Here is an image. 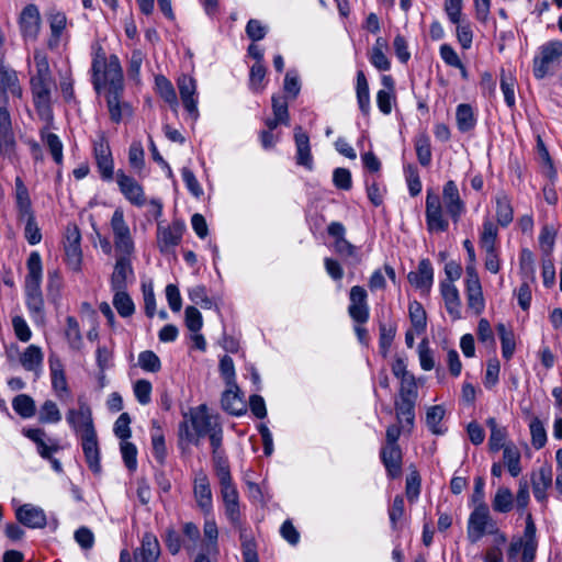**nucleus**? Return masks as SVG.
Returning <instances> with one entry per match:
<instances>
[{
	"instance_id": "1",
	"label": "nucleus",
	"mask_w": 562,
	"mask_h": 562,
	"mask_svg": "<svg viewBox=\"0 0 562 562\" xmlns=\"http://www.w3.org/2000/svg\"><path fill=\"white\" fill-rule=\"evenodd\" d=\"M33 68H30V87L32 100L40 119L49 124L54 121L53 94L56 90V81L53 77L48 57L42 49H35L33 54Z\"/></svg>"
},
{
	"instance_id": "2",
	"label": "nucleus",
	"mask_w": 562,
	"mask_h": 562,
	"mask_svg": "<svg viewBox=\"0 0 562 562\" xmlns=\"http://www.w3.org/2000/svg\"><path fill=\"white\" fill-rule=\"evenodd\" d=\"M91 72L98 93L124 91L123 69L116 55L106 56L102 48H98L93 54Z\"/></svg>"
},
{
	"instance_id": "3",
	"label": "nucleus",
	"mask_w": 562,
	"mask_h": 562,
	"mask_svg": "<svg viewBox=\"0 0 562 562\" xmlns=\"http://www.w3.org/2000/svg\"><path fill=\"white\" fill-rule=\"evenodd\" d=\"M9 94L14 98L22 97L16 72L0 67V154L3 149H11L14 145L10 112L8 110Z\"/></svg>"
},
{
	"instance_id": "4",
	"label": "nucleus",
	"mask_w": 562,
	"mask_h": 562,
	"mask_svg": "<svg viewBox=\"0 0 562 562\" xmlns=\"http://www.w3.org/2000/svg\"><path fill=\"white\" fill-rule=\"evenodd\" d=\"M27 273L24 282L25 304L35 323L44 322V299L42 293L43 263L41 255L32 251L26 261Z\"/></svg>"
},
{
	"instance_id": "5",
	"label": "nucleus",
	"mask_w": 562,
	"mask_h": 562,
	"mask_svg": "<svg viewBox=\"0 0 562 562\" xmlns=\"http://www.w3.org/2000/svg\"><path fill=\"white\" fill-rule=\"evenodd\" d=\"M468 539L471 543H476L485 535L494 537L493 541L497 544H505L507 537L503 533L497 524L490 515L487 505L481 504L471 513L467 529Z\"/></svg>"
},
{
	"instance_id": "6",
	"label": "nucleus",
	"mask_w": 562,
	"mask_h": 562,
	"mask_svg": "<svg viewBox=\"0 0 562 562\" xmlns=\"http://www.w3.org/2000/svg\"><path fill=\"white\" fill-rule=\"evenodd\" d=\"M187 416H189V420L186 419L180 424L179 435L181 439H186L196 446L201 437L209 435L220 426L216 419L207 414L204 405L191 409L189 415L184 417L187 418Z\"/></svg>"
},
{
	"instance_id": "7",
	"label": "nucleus",
	"mask_w": 562,
	"mask_h": 562,
	"mask_svg": "<svg viewBox=\"0 0 562 562\" xmlns=\"http://www.w3.org/2000/svg\"><path fill=\"white\" fill-rule=\"evenodd\" d=\"M417 395L416 382L408 379L404 381V385L400 389L398 398L395 401L397 423L407 432H411L414 428Z\"/></svg>"
},
{
	"instance_id": "8",
	"label": "nucleus",
	"mask_w": 562,
	"mask_h": 562,
	"mask_svg": "<svg viewBox=\"0 0 562 562\" xmlns=\"http://www.w3.org/2000/svg\"><path fill=\"white\" fill-rule=\"evenodd\" d=\"M537 548L536 525L531 515L528 514L524 535L512 540L507 550V559L509 562H517L518 555L521 553L520 562H535Z\"/></svg>"
},
{
	"instance_id": "9",
	"label": "nucleus",
	"mask_w": 562,
	"mask_h": 562,
	"mask_svg": "<svg viewBox=\"0 0 562 562\" xmlns=\"http://www.w3.org/2000/svg\"><path fill=\"white\" fill-rule=\"evenodd\" d=\"M110 224L113 233L115 250L119 255L131 256L134 252L135 246L130 226L124 220V213L122 210L116 209L114 211Z\"/></svg>"
},
{
	"instance_id": "10",
	"label": "nucleus",
	"mask_w": 562,
	"mask_h": 562,
	"mask_svg": "<svg viewBox=\"0 0 562 562\" xmlns=\"http://www.w3.org/2000/svg\"><path fill=\"white\" fill-rule=\"evenodd\" d=\"M66 420L77 436L85 437L95 431L92 411L85 402L78 401V408H70L66 414Z\"/></svg>"
},
{
	"instance_id": "11",
	"label": "nucleus",
	"mask_w": 562,
	"mask_h": 562,
	"mask_svg": "<svg viewBox=\"0 0 562 562\" xmlns=\"http://www.w3.org/2000/svg\"><path fill=\"white\" fill-rule=\"evenodd\" d=\"M64 250L69 269L79 272L82 265L81 234L75 224H68L66 227Z\"/></svg>"
},
{
	"instance_id": "12",
	"label": "nucleus",
	"mask_w": 562,
	"mask_h": 562,
	"mask_svg": "<svg viewBox=\"0 0 562 562\" xmlns=\"http://www.w3.org/2000/svg\"><path fill=\"white\" fill-rule=\"evenodd\" d=\"M562 56V42L551 41L543 44L539 54L533 59V75L542 79L549 72L551 66Z\"/></svg>"
},
{
	"instance_id": "13",
	"label": "nucleus",
	"mask_w": 562,
	"mask_h": 562,
	"mask_svg": "<svg viewBox=\"0 0 562 562\" xmlns=\"http://www.w3.org/2000/svg\"><path fill=\"white\" fill-rule=\"evenodd\" d=\"M426 224L429 232H446L449 222L443 215L440 198L438 194L428 191L426 195Z\"/></svg>"
},
{
	"instance_id": "14",
	"label": "nucleus",
	"mask_w": 562,
	"mask_h": 562,
	"mask_svg": "<svg viewBox=\"0 0 562 562\" xmlns=\"http://www.w3.org/2000/svg\"><path fill=\"white\" fill-rule=\"evenodd\" d=\"M184 224L173 221L171 224L157 228V246L161 254H169L180 244L184 232Z\"/></svg>"
},
{
	"instance_id": "15",
	"label": "nucleus",
	"mask_w": 562,
	"mask_h": 562,
	"mask_svg": "<svg viewBox=\"0 0 562 562\" xmlns=\"http://www.w3.org/2000/svg\"><path fill=\"white\" fill-rule=\"evenodd\" d=\"M177 87L184 109L194 121L198 120L196 80L189 75L182 74L177 79Z\"/></svg>"
},
{
	"instance_id": "16",
	"label": "nucleus",
	"mask_w": 562,
	"mask_h": 562,
	"mask_svg": "<svg viewBox=\"0 0 562 562\" xmlns=\"http://www.w3.org/2000/svg\"><path fill=\"white\" fill-rule=\"evenodd\" d=\"M349 301L348 314L351 319L357 324L367 323L370 316V310L366 289L360 285H353L350 289Z\"/></svg>"
},
{
	"instance_id": "17",
	"label": "nucleus",
	"mask_w": 562,
	"mask_h": 562,
	"mask_svg": "<svg viewBox=\"0 0 562 562\" xmlns=\"http://www.w3.org/2000/svg\"><path fill=\"white\" fill-rule=\"evenodd\" d=\"M15 518L20 524L31 529H43L47 525L44 509L34 504L18 506L15 508Z\"/></svg>"
},
{
	"instance_id": "18",
	"label": "nucleus",
	"mask_w": 562,
	"mask_h": 562,
	"mask_svg": "<svg viewBox=\"0 0 562 562\" xmlns=\"http://www.w3.org/2000/svg\"><path fill=\"white\" fill-rule=\"evenodd\" d=\"M442 200L445 203L446 212L454 223H458L465 212V204L460 198L458 187L453 180L445 183L442 190Z\"/></svg>"
},
{
	"instance_id": "19",
	"label": "nucleus",
	"mask_w": 562,
	"mask_h": 562,
	"mask_svg": "<svg viewBox=\"0 0 562 562\" xmlns=\"http://www.w3.org/2000/svg\"><path fill=\"white\" fill-rule=\"evenodd\" d=\"M20 30L24 38L35 41L41 31V14L35 4L26 5L20 15Z\"/></svg>"
},
{
	"instance_id": "20",
	"label": "nucleus",
	"mask_w": 562,
	"mask_h": 562,
	"mask_svg": "<svg viewBox=\"0 0 562 562\" xmlns=\"http://www.w3.org/2000/svg\"><path fill=\"white\" fill-rule=\"evenodd\" d=\"M116 181L123 195L132 204L140 207L146 203V198L142 186L132 177L126 176L124 172L116 173Z\"/></svg>"
},
{
	"instance_id": "21",
	"label": "nucleus",
	"mask_w": 562,
	"mask_h": 562,
	"mask_svg": "<svg viewBox=\"0 0 562 562\" xmlns=\"http://www.w3.org/2000/svg\"><path fill=\"white\" fill-rule=\"evenodd\" d=\"M94 156L102 179L111 180L113 178L114 165L110 146L104 137L94 143Z\"/></svg>"
},
{
	"instance_id": "22",
	"label": "nucleus",
	"mask_w": 562,
	"mask_h": 562,
	"mask_svg": "<svg viewBox=\"0 0 562 562\" xmlns=\"http://www.w3.org/2000/svg\"><path fill=\"white\" fill-rule=\"evenodd\" d=\"M160 555V546L157 537L151 532H145L140 547L134 551L135 562H157Z\"/></svg>"
},
{
	"instance_id": "23",
	"label": "nucleus",
	"mask_w": 562,
	"mask_h": 562,
	"mask_svg": "<svg viewBox=\"0 0 562 562\" xmlns=\"http://www.w3.org/2000/svg\"><path fill=\"white\" fill-rule=\"evenodd\" d=\"M407 278L415 288L429 292L434 282V269L429 259L420 260L417 270L411 271Z\"/></svg>"
},
{
	"instance_id": "24",
	"label": "nucleus",
	"mask_w": 562,
	"mask_h": 562,
	"mask_svg": "<svg viewBox=\"0 0 562 562\" xmlns=\"http://www.w3.org/2000/svg\"><path fill=\"white\" fill-rule=\"evenodd\" d=\"M131 256L120 255L116 259L113 273L111 276V289L123 290L126 288L128 279L134 277V271L130 260Z\"/></svg>"
},
{
	"instance_id": "25",
	"label": "nucleus",
	"mask_w": 562,
	"mask_h": 562,
	"mask_svg": "<svg viewBox=\"0 0 562 562\" xmlns=\"http://www.w3.org/2000/svg\"><path fill=\"white\" fill-rule=\"evenodd\" d=\"M294 142L296 147V164L305 167L307 170L313 169V156L311 153L310 137L303 132L301 126L294 130Z\"/></svg>"
},
{
	"instance_id": "26",
	"label": "nucleus",
	"mask_w": 562,
	"mask_h": 562,
	"mask_svg": "<svg viewBox=\"0 0 562 562\" xmlns=\"http://www.w3.org/2000/svg\"><path fill=\"white\" fill-rule=\"evenodd\" d=\"M81 447L89 469L98 473L101 469L100 448L97 432L80 438Z\"/></svg>"
},
{
	"instance_id": "27",
	"label": "nucleus",
	"mask_w": 562,
	"mask_h": 562,
	"mask_svg": "<svg viewBox=\"0 0 562 562\" xmlns=\"http://www.w3.org/2000/svg\"><path fill=\"white\" fill-rule=\"evenodd\" d=\"M227 389L222 395V407L224 411L232 415H241L245 409V402L239 395V389L236 383L234 385H226Z\"/></svg>"
},
{
	"instance_id": "28",
	"label": "nucleus",
	"mask_w": 562,
	"mask_h": 562,
	"mask_svg": "<svg viewBox=\"0 0 562 562\" xmlns=\"http://www.w3.org/2000/svg\"><path fill=\"white\" fill-rule=\"evenodd\" d=\"M52 386L59 397L68 394L67 380L64 372V366L60 359L54 355L48 358Z\"/></svg>"
},
{
	"instance_id": "29",
	"label": "nucleus",
	"mask_w": 562,
	"mask_h": 562,
	"mask_svg": "<svg viewBox=\"0 0 562 562\" xmlns=\"http://www.w3.org/2000/svg\"><path fill=\"white\" fill-rule=\"evenodd\" d=\"M44 355L38 346L30 345L20 356V363L26 370L34 372L38 378L42 371Z\"/></svg>"
},
{
	"instance_id": "30",
	"label": "nucleus",
	"mask_w": 562,
	"mask_h": 562,
	"mask_svg": "<svg viewBox=\"0 0 562 562\" xmlns=\"http://www.w3.org/2000/svg\"><path fill=\"white\" fill-rule=\"evenodd\" d=\"M381 460L390 476L396 477L401 473L402 451L400 446H384L381 449Z\"/></svg>"
},
{
	"instance_id": "31",
	"label": "nucleus",
	"mask_w": 562,
	"mask_h": 562,
	"mask_svg": "<svg viewBox=\"0 0 562 562\" xmlns=\"http://www.w3.org/2000/svg\"><path fill=\"white\" fill-rule=\"evenodd\" d=\"M123 91H112L105 94L110 117L114 123H120L124 116L131 114V108L122 102Z\"/></svg>"
},
{
	"instance_id": "32",
	"label": "nucleus",
	"mask_w": 562,
	"mask_h": 562,
	"mask_svg": "<svg viewBox=\"0 0 562 562\" xmlns=\"http://www.w3.org/2000/svg\"><path fill=\"white\" fill-rule=\"evenodd\" d=\"M50 35L47 40V47L56 49L59 46L60 37L67 26V18L61 12H52L48 15Z\"/></svg>"
},
{
	"instance_id": "33",
	"label": "nucleus",
	"mask_w": 562,
	"mask_h": 562,
	"mask_svg": "<svg viewBox=\"0 0 562 562\" xmlns=\"http://www.w3.org/2000/svg\"><path fill=\"white\" fill-rule=\"evenodd\" d=\"M440 292L448 313L456 318L460 317L461 301L457 286L451 282H441Z\"/></svg>"
},
{
	"instance_id": "34",
	"label": "nucleus",
	"mask_w": 562,
	"mask_h": 562,
	"mask_svg": "<svg viewBox=\"0 0 562 562\" xmlns=\"http://www.w3.org/2000/svg\"><path fill=\"white\" fill-rule=\"evenodd\" d=\"M15 205L19 218L34 215L29 190L20 177L15 178Z\"/></svg>"
},
{
	"instance_id": "35",
	"label": "nucleus",
	"mask_w": 562,
	"mask_h": 562,
	"mask_svg": "<svg viewBox=\"0 0 562 562\" xmlns=\"http://www.w3.org/2000/svg\"><path fill=\"white\" fill-rule=\"evenodd\" d=\"M239 540L244 562H259L257 543L251 530L239 527Z\"/></svg>"
},
{
	"instance_id": "36",
	"label": "nucleus",
	"mask_w": 562,
	"mask_h": 562,
	"mask_svg": "<svg viewBox=\"0 0 562 562\" xmlns=\"http://www.w3.org/2000/svg\"><path fill=\"white\" fill-rule=\"evenodd\" d=\"M52 123H53V121L49 124L45 123L46 126L41 131V138H42L43 144L50 151L54 161L57 165H60L64 159L63 143L56 134L50 133L48 131Z\"/></svg>"
},
{
	"instance_id": "37",
	"label": "nucleus",
	"mask_w": 562,
	"mask_h": 562,
	"mask_svg": "<svg viewBox=\"0 0 562 562\" xmlns=\"http://www.w3.org/2000/svg\"><path fill=\"white\" fill-rule=\"evenodd\" d=\"M356 94L360 111L363 115H369L371 109L369 83L362 70L357 72Z\"/></svg>"
},
{
	"instance_id": "38",
	"label": "nucleus",
	"mask_w": 562,
	"mask_h": 562,
	"mask_svg": "<svg viewBox=\"0 0 562 562\" xmlns=\"http://www.w3.org/2000/svg\"><path fill=\"white\" fill-rule=\"evenodd\" d=\"M457 126L460 132L472 131L476 125V117L473 108L468 103H461L456 111Z\"/></svg>"
},
{
	"instance_id": "39",
	"label": "nucleus",
	"mask_w": 562,
	"mask_h": 562,
	"mask_svg": "<svg viewBox=\"0 0 562 562\" xmlns=\"http://www.w3.org/2000/svg\"><path fill=\"white\" fill-rule=\"evenodd\" d=\"M465 294L468 307L472 310L474 314H481L485 307L481 282L465 284Z\"/></svg>"
},
{
	"instance_id": "40",
	"label": "nucleus",
	"mask_w": 562,
	"mask_h": 562,
	"mask_svg": "<svg viewBox=\"0 0 562 562\" xmlns=\"http://www.w3.org/2000/svg\"><path fill=\"white\" fill-rule=\"evenodd\" d=\"M520 459V451L513 442H509L504 447L503 462L510 475L514 477H517L521 473Z\"/></svg>"
},
{
	"instance_id": "41",
	"label": "nucleus",
	"mask_w": 562,
	"mask_h": 562,
	"mask_svg": "<svg viewBox=\"0 0 562 562\" xmlns=\"http://www.w3.org/2000/svg\"><path fill=\"white\" fill-rule=\"evenodd\" d=\"M486 425L491 429V436L488 439V446L491 451H499L501 449L504 450V447L507 445L505 443L507 431L504 427H499L496 419L494 417H491L486 420Z\"/></svg>"
},
{
	"instance_id": "42",
	"label": "nucleus",
	"mask_w": 562,
	"mask_h": 562,
	"mask_svg": "<svg viewBox=\"0 0 562 562\" xmlns=\"http://www.w3.org/2000/svg\"><path fill=\"white\" fill-rule=\"evenodd\" d=\"M496 217L497 223L503 227L508 226L514 218V211L510 204V200L504 193H501L496 196Z\"/></svg>"
},
{
	"instance_id": "43",
	"label": "nucleus",
	"mask_w": 562,
	"mask_h": 562,
	"mask_svg": "<svg viewBox=\"0 0 562 562\" xmlns=\"http://www.w3.org/2000/svg\"><path fill=\"white\" fill-rule=\"evenodd\" d=\"M519 269L522 281L535 282L536 280V266L535 257L531 250L524 248L519 256Z\"/></svg>"
},
{
	"instance_id": "44",
	"label": "nucleus",
	"mask_w": 562,
	"mask_h": 562,
	"mask_svg": "<svg viewBox=\"0 0 562 562\" xmlns=\"http://www.w3.org/2000/svg\"><path fill=\"white\" fill-rule=\"evenodd\" d=\"M113 305L120 316L130 317L135 312V305L131 296L126 293L125 289L123 290H113Z\"/></svg>"
},
{
	"instance_id": "45",
	"label": "nucleus",
	"mask_w": 562,
	"mask_h": 562,
	"mask_svg": "<svg viewBox=\"0 0 562 562\" xmlns=\"http://www.w3.org/2000/svg\"><path fill=\"white\" fill-rule=\"evenodd\" d=\"M14 412L22 418H31L35 415L36 406L34 400L26 394H19L12 400Z\"/></svg>"
},
{
	"instance_id": "46",
	"label": "nucleus",
	"mask_w": 562,
	"mask_h": 562,
	"mask_svg": "<svg viewBox=\"0 0 562 562\" xmlns=\"http://www.w3.org/2000/svg\"><path fill=\"white\" fill-rule=\"evenodd\" d=\"M496 329L502 345V356L506 360H509L516 347L514 333L502 323L496 326Z\"/></svg>"
},
{
	"instance_id": "47",
	"label": "nucleus",
	"mask_w": 562,
	"mask_h": 562,
	"mask_svg": "<svg viewBox=\"0 0 562 562\" xmlns=\"http://www.w3.org/2000/svg\"><path fill=\"white\" fill-rule=\"evenodd\" d=\"M445 416V408L441 405L430 406L426 412V425L435 435H442L445 429L440 423Z\"/></svg>"
},
{
	"instance_id": "48",
	"label": "nucleus",
	"mask_w": 562,
	"mask_h": 562,
	"mask_svg": "<svg viewBox=\"0 0 562 562\" xmlns=\"http://www.w3.org/2000/svg\"><path fill=\"white\" fill-rule=\"evenodd\" d=\"M38 420L42 424H57L61 420V413L54 401L47 400L42 404Z\"/></svg>"
},
{
	"instance_id": "49",
	"label": "nucleus",
	"mask_w": 562,
	"mask_h": 562,
	"mask_svg": "<svg viewBox=\"0 0 562 562\" xmlns=\"http://www.w3.org/2000/svg\"><path fill=\"white\" fill-rule=\"evenodd\" d=\"M498 235L497 226L486 218L483 222V228L480 235V246L482 249L496 248V239Z\"/></svg>"
},
{
	"instance_id": "50",
	"label": "nucleus",
	"mask_w": 562,
	"mask_h": 562,
	"mask_svg": "<svg viewBox=\"0 0 562 562\" xmlns=\"http://www.w3.org/2000/svg\"><path fill=\"white\" fill-rule=\"evenodd\" d=\"M408 313L412 325L416 333L419 334L424 331L427 325V317L423 305L417 301L411 302L408 305Z\"/></svg>"
},
{
	"instance_id": "51",
	"label": "nucleus",
	"mask_w": 562,
	"mask_h": 562,
	"mask_svg": "<svg viewBox=\"0 0 562 562\" xmlns=\"http://www.w3.org/2000/svg\"><path fill=\"white\" fill-rule=\"evenodd\" d=\"M515 86L516 79L514 76L503 69L501 72V89L504 94V100L509 108H514L516 104Z\"/></svg>"
},
{
	"instance_id": "52",
	"label": "nucleus",
	"mask_w": 562,
	"mask_h": 562,
	"mask_svg": "<svg viewBox=\"0 0 562 562\" xmlns=\"http://www.w3.org/2000/svg\"><path fill=\"white\" fill-rule=\"evenodd\" d=\"M552 482V470L548 465L541 467L531 475V483L533 492H544L548 490Z\"/></svg>"
},
{
	"instance_id": "53",
	"label": "nucleus",
	"mask_w": 562,
	"mask_h": 562,
	"mask_svg": "<svg viewBox=\"0 0 562 562\" xmlns=\"http://www.w3.org/2000/svg\"><path fill=\"white\" fill-rule=\"evenodd\" d=\"M67 326H66V338L68 340L69 346L75 349L79 350L82 346V337L79 328V324L76 321L75 317L68 316L66 319Z\"/></svg>"
},
{
	"instance_id": "54",
	"label": "nucleus",
	"mask_w": 562,
	"mask_h": 562,
	"mask_svg": "<svg viewBox=\"0 0 562 562\" xmlns=\"http://www.w3.org/2000/svg\"><path fill=\"white\" fill-rule=\"evenodd\" d=\"M156 86L160 97L171 106L178 105V99L175 88L170 80L164 76L156 77Z\"/></svg>"
},
{
	"instance_id": "55",
	"label": "nucleus",
	"mask_w": 562,
	"mask_h": 562,
	"mask_svg": "<svg viewBox=\"0 0 562 562\" xmlns=\"http://www.w3.org/2000/svg\"><path fill=\"white\" fill-rule=\"evenodd\" d=\"M182 532L184 536L183 548L189 552H193L196 548V544L200 540V529L193 522H186L182 528Z\"/></svg>"
},
{
	"instance_id": "56",
	"label": "nucleus",
	"mask_w": 562,
	"mask_h": 562,
	"mask_svg": "<svg viewBox=\"0 0 562 562\" xmlns=\"http://www.w3.org/2000/svg\"><path fill=\"white\" fill-rule=\"evenodd\" d=\"M120 451L122 454V459L126 468L131 471L136 470L137 468V448L134 443L127 440H123L120 442Z\"/></svg>"
},
{
	"instance_id": "57",
	"label": "nucleus",
	"mask_w": 562,
	"mask_h": 562,
	"mask_svg": "<svg viewBox=\"0 0 562 562\" xmlns=\"http://www.w3.org/2000/svg\"><path fill=\"white\" fill-rule=\"evenodd\" d=\"M204 537L207 540L205 544L206 553H217L218 530L214 520H205L203 527Z\"/></svg>"
},
{
	"instance_id": "58",
	"label": "nucleus",
	"mask_w": 562,
	"mask_h": 562,
	"mask_svg": "<svg viewBox=\"0 0 562 562\" xmlns=\"http://www.w3.org/2000/svg\"><path fill=\"white\" fill-rule=\"evenodd\" d=\"M25 223L24 234L30 245H37L42 240V234L34 215L19 218Z\"/></svg>"
},
{
	"instance_id": "59",
	"label": "nucleus",
	"mask_w": 562,
	"mask_h": 562,
	"mask_svg": "<svg viewBox=\"0 0 562 562\" xmlns=\"http://www.w3.org/2000/svg\"><path fill=\"white\" fill-rule=\"evenodd\" d=\"M138 364L143 370L153 373L158 372L161 368L158 356L151 350L142 351L138 355Z\"/></svg>"
},
{
	"instance_id": "60",
	"label": "nucleus",
	"mask_w": 562,
	"mask_h": 562,
	"mask_svg": "<svg viewBox=\"0 0 562 562\" xmlns=\"http://www.w3.org/2000/svg\"><path fill=\"white\" fill-rule=\"evenodd\" d=\"M531 442L536 449L542 448L547 442V434L543 424L539 418H533L529 425Z\"/></svg>"
},
{
	"instance_id": "61",
	"label": "nucleus",
	"mask_w": 562,
	"mask_h": 562,
	"mask_svg": "<svg viewBox=\"0 0 562 562\" xmlns=\"http://www.w3.org/2000/svg\"><path fill=\"white\" fill-rule=\"evenodd\" d=\"M416 155L419 164L424 167L431 162V148L430 142L427 136H420L415 143Z\"/></svg>"
},
{
	"instance_id": "62",
	"label": "nucleus",
	"mask_w": 562,
	"mask_h": 562,
	"mask_svg": "<svg viewBox=\"0 0 562 562\" xmlns=\"http://www.w3.org/2000/svg\"><path fill=\"white\" fill-rule=\"evenodd\" d=\"M223 501L227 518L233 524H238L240 517L238 494H223Z\"/></svg>"
},
{
	"instance_id": "63",
	"label": "nucleus",
	"mask_w": 562,
	"mask_h": 562,
	"mask_svg": "<svg viewBox=\"0 0 562 562\" xmlns=\"http://www.w3.org/2000/svg\"><path fill=\"white\" fill-rule=\"evenodd\" d=\"M272 112L278 121H283L286 126L290 124L289 105L284 97H272Z\"/></svg>"
},
{
	"instance_id": "64",
	"label": "nucleus",
	"mask_w": 562,
	"mask_h": 562,
	"mask_svg": "<svg viewBox=\"0 0 562 562\" xmlns=\"http://www.w3.org/2000/svg\"><path fill=\"white\" fill-rule=\"evenodd\" d=\"M128 162L132 168L140 170L145 166V153L140 142H133L128 149Z\"/></svg>"
}]
</instances>
